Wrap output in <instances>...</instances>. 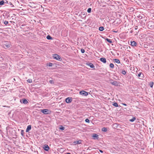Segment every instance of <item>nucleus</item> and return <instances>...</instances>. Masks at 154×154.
Masks as SVG:
<instances>
[{"instance_id":"nucleus-1","label":"nucleus","mask_w":154,"mask_h":154,"mask_svg":"<svg viewBox=\"0 0 154 154\" xmlns=\"http://www.w3.org/2000/svg\"><path fill=\"white\" fill-rule=\"evenodd\" d=\"M2 45L4 48L6 49L10 48L11 46V43L9 42H4Z\"/></svg>"},{"instance_id":"nucleus-2","label":"nucleus","mask_w":154,"mask_h":154,"mask_svg":"<svg viewBox=\"0 0 154 154\" xmlns=\"http://www.w3.org/2000/svg\"><path fill=\"white\" fill-rule=\"evenodd\" d=\"M53 58L57 60L61 61L62 59L60 55L57 54H54L53 55Z\"/></svg>"},{"instance_id":"nucleus-3","label":"nucleus","mask_w":154,"mask_h":154,"mask_svg":"<svg viewBox=\"0 0 154 154\" xmlns=\"http://www.w3.org/2000/svg\"><path fill=\"white\" fill-rule=\"evenodd\" d=\"M41 112L45 114H50L51 111L47 109H43L41 110Z\"/></svg>"},{"instance_id":"nucleus-4","label":"nucleus","mask_w":154,"mask_h":154,"mask_svg":"<svg viewBox=\"0 0 154 154\" xmlns=\"http://www.w3.org/2000/svg\"><path fill=\"white\" fill-rule=\"evenodd\" d=\"M79 94L84 96H87L88 95V93L86 91H80Z\"/></svg>"},{"instance_id":"nucleus-5","label":"nucleus","mask_w":154,"mask_h":154,"mask_svg":"<svg viewBox=\"0 0 154 154\" xmlns=\"http://www.w3.org/2000/svg\"><path fill=\"white\" fill-rule=\"evenodd\" d=\"M65 101L67 103H70L72 101V98L71 97H68L66 99Z\"/></svg>"},{"instance_id":"nucleus-6","label":"nucleus","mask_w":154,"mask_h":154,"mask_svg":"<svg viewBox=\"0 0 154 154\" xmlns=\"http://www.w3.org/2000/svg\"><path fill=\"white\" fill-rule=\"evenodd\" d=\"M43 149L46 151H48L49 149V147L48 145L45 144L44 145Z\"/></svg>"},{"instance_id":"nucleus-7","label":"nucleus","mask_w":154,"mask_h":154,"mask_svg":"<svg viewBox=\"0 0 154 154\" xmlns=\"http://www.w3.org/2000/svg\"><path fill=\"white\" fill-rule=\"evenodd\" d=\"M20 101L21 103H23L25 104H26L28 103L27 100L24 98L22 99V100H21Z\"/></svg>"},{"instance_id":"nucleus-8","label":"nucleus","mask_w":154,"mask_h":154,"mask_svg":"<svg viewBox=\"0 0 154 154\" xmlns=\"http://www.w3.org/2000/svg\"><path fill=\"white\" fill-rule=\"evenodd\" d=\"M82 140H79L78 141H75L73 142V143L74 145H75L77 144H80L82 143Z\"/></svg>"},{"instance_id":"nucleus-9","label":"nucleus","mask_w":154,"mask_h":154,"mask_svg":"<svg viewBox=\"0 0 154 154\" xmlns=\"http://www.w3.org/2000/svg\"><path fill=\"white\" fill-rule=\"evenodd\" d=\"M92 137H94V139L95 140L97 139L98 138V135L95 134H93Z\"/></svg>"},{"instance_id":"nucleus-10","label":"nucleus","mask_w":154,"mask_h":154,"mask_svg":"<svg viewBox=\"0 0 154 154\" xmlns=\"http://www.w3.org/2000/svg\"><path fill=\"white\" fill-rule=\"evenodd\" d=\"M110 83L112 84V85H115V86H118V83L116 81H114L112 82H111Z\"/></svg>"},{"instance_id":"nucleus-11","label":"nucleus","mask_w":154,"mask_h":154,"mask_svg":"<svg viewBox=\"0 0 154 154\" xmlns=\"http://www.w3.org/2000/svg\"><path fill=\"white\" fill-rule=\"evenodd\" d=\"M31 129V125H28L26 130V132H29V131Z\"/></svg>"},{"instance_id":"nucleus-12","label":"nucleus","mask_w":154,"mask_h":154,"mask_svg":"<svg viewBox=\"0 0 154 154\" xmlns=\"http://www.w3.org/2000/svg\"><path fill=\"white\" fill-rule=\"evenodd\" d=\"M100 61L102 62L105 63H106V60L105 58L104 57L101 58L100 59Z\"/></svg>"},{"instance_id":"nucleus-13","label":"nucleus","mask_w":154,"mask_h":154,"mask_svg":"<svg viewBox=\"0 0 154 154\" xmlns=\"http://www.w3.org/2000/svg\"><path fill=\"white\" fill-rule=\"evenodd\" d=\"M131 45L132 46H135L136 45L137 43L134 41L131 42Z\"/></svg>"},{"instance_id":"nucleus-14","label":"nucleus","mask_w":154,"mask_h":154,"mask_svg":"<svg viewBox=\"0 0 154 154\" xmlns=\"http://www.w3.org/2000/svg\"><path fill=\"white\" fill-rule=\"evenodd\" d=\"M106 40L109 43H112V40L106 38Z\"/></svg>"},{"instance_id":"nucleus-15","label":"nucleus","mask_w":154,"mask_h":154,"mask_svg":"<svg viewBox=\"0 0 154 154\" xmlns=\"http://www.w3.org/2000/svg\"><path fill=\"white\" fill-rule=\"evenodd\" d=\"M115 62L117 63H120V61L118 59H114Z\"/></svg>"},{"instance_id":"nucleus-16","label":"nucleus","mask_w":154,"mask_h":154,"mask_svg":"<svg viewBox=\"0 0 154 154\" xmlns=\"http://www.w3.org/2000/svg\"><path fill=\"white\" fill-rule=\"evenodd\" d=\"M102 131L104 132H106L107 131V129L105 127H103L102 129Z\"/></svg>"},{"instance_id":"nucleus-17","label":"nucleus","mask_w":154,"mask_h":154,"mask_svg":"<svg viewBox=\"0 0 154 154\" xmlns=\"http://www.w3.org/2000/svg\"><path fill=\"white\" fill-rule=\"evenodd\" d=\"M47 38L48 40L52 39V38L49 35H48L46 37Z\"/></svg>"},{"instance_id":"nucleus-18","label":"nucleus","mask_w":154,"mask_h":154,"mask_svg":"<svg viewBox=\"0 0 154 154\" xmlns=\"http://www.w3.org/2000/svg\"><path fill=\"white\" fill-rule=\"evenodd\" d=\"M149 86L151 88H152L153 87V82H149Z\"/></svg>"},{"instance_id":"nucleus-19","label":"nucleus","mask_w":154,"mask_h":154,"mask_svg":"<svg viewBox=\"0 0 154 154\" xmlns=\"http://www.w3.org/2000/svg\"><path fill=\"white\" fill-rule=\"evenodd\" d=\"M99 29L100 31H102L104 30V27L103 26H100L99 28Z\"/></svg>"},{"instance_id":"nucleus-20","label":"nucleus","mask_w":154,"mask_h":154,"mask_svg":"<svg viewBox=\"0 0 154 154\" xmlns=\"http://www.w3.org/2000/svg\"><path fill=\"white\" fill-rule=\"evenodd\" d=\"M136 119V118L135 117H133L132 119H130L129 121H130L131 122H133Z\"/></svg>"},{"instance_id":"nucleus-21","label":"nucleus","mask_w":154,"mask_h":154,"mask_svg":"<svg viewBox=\"0 0 154 154\" xmlns=\"http://www.w3.org/2000/svg\"><path fill=\"white\" fill-rule=\"evenodd\" d=\"M113 105L114 106L117 107L118 106V105L117 103H115L113 104Z\"/></svg>"},{"instance_id":"nucleus-22","label":"nucleus","mask_w":154,"mask_h":154,"mask_svg":"<svg viewBox=\"0 0 154 154\" xmlns=\"http://www.w3.org/2000/svg\"><path fill=\"white\" fill-rule=\"evenodd\" d=\"M5 3V2L4 1H3V0L1 1L0 2V5H3Z\"/></svg>"},{"instance_id":"nucleus-23","label":"nucleus","mask_w":154,"mask_h":154,"mask_svg":"<svg viewBox=\"0 0 154 154\" xmlns=\"http://www.w3.org/2000/svg\"><path fill=\"white\" fill-rule=\"evenodd\" d=\"M88 66H90V67H94V65L91 63H89L88 64Z\"/></svg>"},{"instance_id":"nucleus-24","label":"nucleus","mask_w":154,"mask_h":154,"mask_svg":"<svg viewBox=\"0 0 154 154\" xmlns=\"http://www.w3.org/2000/svg\"><path fill=\"white\" fill-rule=\"evenodd\" d=\"M116 128H118L119 125L117 123H115L113 125Z\"/></svg>"},{"instance_id":"nucleus-25","label":"nucleus","mask_w":154,"mask_h":154,"mask_svg":"<svg viewBox=\"0 0 154 154\" xmlns=\"http://www.w3.org/2000/svg\"><path fill=\"white\" fill-rule=\"evenodd\" d=\"M24 131L23 130H21V134L22 136L23 137L24 136Z\"/></svg>"},{"instance_id":"nucleus-26","label":"nucleus","mask_w":154,"mask_h":154,"mask_svg":"<svg viewBox=\"0 0 154 154\" xmlns=\"http://www.w3.org/2000/svg\"><path fill=\"white\" fill-rule=\"evenodd\" d=\"M59 128L60 130H63L65 128L62 125H61Z\"/></svg>"},{"instance_id":"nucleus-27","label":"nucleus","mask_w":154,"mask_h":154,"mask_svg":"<svg viewBox=\"0 0 154 154\" xmlns=\"http://www.w3.org/2000/svg\"><path fill=\"white\" fill-rule=\"evenodd\" d=\"M27 82H28V83H32V79H28L27 80Z\"/></svg>"},{"instance_id":"nucleus-28","label":"nucleus","mask_w":154,"mask_h":154,"mask_svg":"<svg viewBox=\"0 0 154 154\" xmlns=\"http://www.w3.org/2000/svg\"><path fill=\"white\" fill-rule=\"evenodd\" d=\"M47 66L51 67L53 66V64L51 63H49L47 64Z\"/></svg>"},{"instance_id":"nucleus-29","label":"nucleus","mask_w":154,"mask_h":154,"mask_svg":"<svg viewBox=\"0 0 154 154\" xmlns=\"http://www.w3.org/2000/svg\"><path fill=\"white\" fill-rule=\"evenodd\" d=\"M91 8H88L87 10V12L88 13H91Z\"/></svg>"},{"instance_id":"nucleus-30","label":"nucleus","mask_w":154,"mask_h":154,"mask_svg":"<svg viewBox=\"0 0 154 154\" xmlns=\"http://www.w3.org/2000/svg\"><path fill=\"white\" fill-rule=\"evenodd\" d=\"M122 73L123 74L125 75L126 73V71L125 70H122Z\"/></svg>"},{"instance_id":"nucleus-31","label":"nucleus","mask_w":154,"mask_h":154,"mask_svg":"<svg viewBox=\"0 0 154 154\" xmlns=\"http://www.w3.org/2000/svg\"><path fill=\"white\" fill-rule=\"evenodd\" d=\"M86 14H87L86 13L83 12V13H82V14L83 15L84 17H85L86 16Z\"/></svg>"},{"instance_id":"nucleus-32","label":"nucleus","mask_w":154,"mask_h":154,"mask_svg":"<svg viewBox=\"0 0 154 154\" xmlns=\"http://www.w3.org/2000/svg\"><path fill=\"white\" fill-rule=\"evenodd\" d=\"M85 122L87 123H89L90 122V120L88 119H86L85 120Z\"/></svg>"},{"instance_id":"nucleus-33","label":"nucleus","mask_w":154,"mask_h":154,"mask_svg":"<svg viewBox=\"0 0 154 154\" xmlns=\"http://www.w3.org/2000/svg\"><path fill=\"white\" fill-rule=\"evenodd\" d=\"M110 67H113L114 66V64L113 63H110Z\"/></svg>"},{"instance_id":"nucleus-34","label":"nucleus","mask_w":154,"mask_h":154,"mask_svg":"<svg viewBox=\"0 0 154 154\" xmlns=\"http://www.w3.org/2000/svg\"><path fill=\"white\" fill-rule=\"evenodd\" d=\"M8 22L7 21H5L4 22V23L5 25H7V24H8Z\"/></svg>"},{"instance_id":"nucleus-35","label":"nucleus","mask_w":154,"mask_h":154,"mask_svg":"<svg viewBox=\"0 0 154 154\" xmlns=\"http://www.w3.org/2000/svg\"><path fill=\"white\" fill-rule=\"evenodd\" d=\"M85 51L83 49H81V52L82 53H83L85 52Z\"/></svg>"},{"instance_id":"nucleus-36","label":"nucleus","mask_w":154,"mask_h":154,"mask_svg":"<svg viewBox=\"0 0 154 154\" xmlns=\"http://www.w3.org/2000/svg\"><path fill=\"white\" fill-rule=\"evenodd\" d=\"M49 82L51 84H53L54 83V81L53 80H51L49 81Z\"/></svg>"},{"instance_id":"nucleus-37","label":"nucleus","mask_w":154,"mask_h":154,"mask_svg":"<svg viewBox=\"0 0 154 154\" xmlns=\"http://www.w3.org/2000/svg\"><path fill=\"white\" fill-rule=\"evenodd\" d=\"M148 27H149V28L152 29L153 28V26H149V25H148Z\"/></svg>"},{"instance_id":"nucleus-38","label":"nucleus","mask_w":154,"mask_h":154,"mask_svg":"<svg viewBox=\"0 0 154 154\" xmlns=\"http://www.w3.org/2000/svg\"><path fill=\"white\" fill-rule=\"evenodd\" d=\"M141 73H139L138 75V77H140L141 76Z\"/></svg>"},{"instance_id":"nucleus-39","label":"nucleus","mask_w":154,"mask_h":154,"mask_svg":"<svg viewBox=\"0 0 154 154\" xmlns=\"http://www.w3.org/2000/svg\"><path fill=\"white\" fill-rule=\"evenodd\" d=\"M10 5H11V7H14V5H12V4L11 3V2H10L9 4Z\"/></svg>"},{"instance_id":"nucleus-40","label":"nucleus","mask_w":154,"mask_h":154,"mask_svg":"<svg viewBox=\"0 0 154 154\" xmlns=\"http://www.w3.org/2000/svg\"><path fill=\"white\" fill-rule=\"evenodd\" d=\"M112 31L113 32H116V33L117 32H118L117 31H114V30H112Z\"/></svg>"},{"instance_id":"nucleus-41","label":"nucleus","mask_w":154,"mask_h":154,"mask_svg":"<svg viewBox=\"0 0 154 154\" xmlns=\"http://www.w3.org/2000/svg\"><path fill=\"white\" fill-rule=\"evenodd\" d=\"M124 48H126L127 49H128V47L127 46H125V47H124Z\"/></svg>"},{"instance_id":"nucleus-42","label":"nucleus","mask_w":154,"mask_h":154,"mask_svg":"<svg viewBox=\"0 0 154 154\" xmlns=\"http://www.w3.org/2000/svg\"><path fill=\"white\" fill-rule=\"evenodd\" d=\"M122 104L123 105H124V106H127V105L125 104V103H122Z\"/></svg>"},{"instance_id":"nucleus-43","label":"nucleus","mask_w":154,"mask_h":154,"mask_svg":"<svg viewBox=\"0 0 154 154\" xmlns=\"http://www.w3.org/2000/svg\"><path fill=\"white\" fill-rule=\"evenodd\" d=\"M100 152L101 153H103V151L102 150H99Z\"/></svg>"},{"instance_id":"nucleus-44","label":"nucleus","mask_w":154,"mask_h":154,"mask_svg":"<svg viewBox=\"0 0 154 154\" xmlns=\"http://www.w3.org/2000/svg\"><path fill=\"white\" fill-rule=\"evenodd\" d=\"M66 154H71V153H66Z\"/></svg>"},{"instance_id":"nucleus-45","label":"nucleus","mask_w":154,"mask_h":154,"mask_svg":"<svg viewBox=\"0 0 154 154\" xmlns=\"http://www.w3.org/2000/svg\"><path fill=\"white\" fill-rule=\"evenodd\" d=\"M14 80L15 81V79H14Z\"/></svg>"},{"instance_id":"nucleus-46","label":"nucleus","mask_w":154,"mask_h":154,"mask_svg":"<svg viewBox=\"0 0 154 154\" xmlns=\"http://www.w3.org/2000/svg\"><path fill=\"white\" fill-rule=\"evenodd\" d=\"M153 70H154V69H153Z\"/></svg>"},{"instance_id":"nucleus-47","label":"nucleus","mask_w":154,"mask_h":154,"mask_svg":"<svg viewBox=\"0 0 154 154\" xmlns=\"http://www.w3.org/2000/svg\"><path fill=\"white\" fill-rule=\"evenodd\" d=\"M153 70H154V69H153Z\"/></svg>"}]
</instances>
